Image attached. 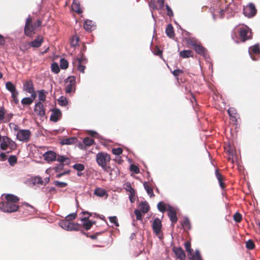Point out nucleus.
<instances>
[{
	"instance_id": "nucleus-33",
	"label": "nucleus",
	"mask_w": 260,
	"mask_h": 260,
	"mask_svg": "<svg viewBox=\"0 0 260 260\" xmlns=\"http://www.w3.org/2000/svg\"><path fill=\"white\" fill-rule=\"evenodd\" d=\"M186 42L188 45H191L192 48L199 43L196 38L190 37L186 39Z\"/></svg>"
},
{
	"instance_id": "nucleus-3",
	"label": "nucleus",
	"mask_w": 260,
	"mask_h": 260,
	"mask_svg": "<svg viewBox=\"0 0 260 260\" xmlns=\"http://www.w3.org/2000/svg\"><path fill=\"white\" fill-rule=\"evenodd\" d=\"M65 91L67 93H74L76 90V78L71 76L64 80Z\"/></svg>"
},
{
	"instance_id": "nucleus-30",
	"label": "nucleus",
	"mask_w": 260,
	"mask_h": 260,
	"mask_svg": "<svg viewBox=\"0 0 260 260\" xmlns=\"http://www.w3.org/2000/svg\"><path fill=\"white\" fill-rule=\"evenodd\" d=\"M139 207L140 211L144 213H146L149 211V206L146 202H141Z\"/></svg>"
},
{
	"instance_id": "nucleus-1",
	"label": "nucleus",
	"mask_w": 260,
	"mask_h": 260,
	"mask_svg": "<svg viewBox=\"0 0 260 260\" xmlns=\"http://www.w3.org/2000/svg\"><path fill=\"white\" fill-rule=\"evenodd\" d=\"M42 21L38 19L36 21L32 22V18L29 16L26 20L24 34L26 36L31 37L35 34V30L41 26Z\"/></svg>"
},
{
	"instance_id": "nucleus-21",
	"label": "nucleus",
	"mask_w": 260,
	"mask_h": 260,
	"mask_svg": "<svg viewBox=\"0 0 260 260\" xmlns=\"http://www.w3.org/2000/svg\"><path fill=\"white\" fill-rule=\"evenodd\" d=\"M72 10L76 12L78 14H81L82 13V10L80 8V4L78 1L74 0L72 5Z\"/></svg>"
},
{
	"instance_id": "nucleus-24",
	"label": "nucleus",
	"mask_w": 260,
	"mask_h": 260,
	"mask_svg": "<svg viewBox=\"0 0 260 260\" xmlns=\"http://www.w3.org/2000/svg\"><path fill=\"white\" fill-rule=\"evenodd\" d=\"M94 194L100 197H103L105 196L108 197V194L106 190L101 187L96 188L94 191Z\"/></svg>"
},
{
	"instance_id": "nucleus-54",
	"label": "nucleus",
	"mask_w": 260,
	"mask_h": 260,
	"mask_svg": "<svg viewBox=\"0 0 260 260\" xmlns=\"http://www.w3.org/2000/svg\"><path fill=\"white\" fill-rule=\"evenodd\" d=\"M34 183L35 184H41L43 185L44 184V181L42 180V178L40 177H36L34 179Z\"/></svg>"
},
{
	"instance_id": "nucleus-31",
	"label": "nucleus",
	"mask_w": 260,
	"mask_h": 260,
	"mask_svg": "<svg viewBox=\"0 0 260 260\" xmlns=\"http://www.w3.org/2000/svg\"><path fill=\"white\" fill-rule=\"evenodd\" d=\"M81 228L80 224L77 223L70 222L68 231H79Z\"/></svg>"
},
{
	"instance_id": "nucleus-11",
	"label": "nucleus",
	"mask_w": 260,
	"mask_h": 260,
	"mask_svg": "<svg viewBox=\"0 0 260 260\" xmlns=\"http://www.w3.org/2000/svg\"><path fill=\"white\" fill-rule=\"evenodd\" d=\"M34 112L37 116L40 117H43L45 115V108L42 102H38L36 104L35 106Z\"/></svg>"
},
{
	"instance_id": "nucleus-51",
	"label": "nucleus",
	"mask_w": 260,
	"mask_h": 260,
	"mask_svg": "<svg viewBox=\"0 0 260 260\" xmlns=\"http://www.w3.org/2000/svg\"><path fill=\"white\" fill-rule=\"evenodd\" d=\"M73 168L78 171H83L85 169L84 166L81 164H76L73 166Z\"/></svg>"
},
{
	"instance_id": "nucleus-64",
	"label": "nucleus",
	"mask_w": 260,
	"mask_h": 260,
	"mask_svg": "<svg viewBox=\"0 0 260 260\" xmlns=\"http://www.w3.org/2000/svg\"><path fill=\"white\" fill-rule=\"evenodd\" d=\"M183 71L180 69L175 70L172 72V74L175 77L178 76L180 74H183Z\"/></svg>"
},
{
	"instance_id": "nucleus-60",
	"label": "nucleus",
	"mask_w": 260,
	"mask_h": 260,
	"mask_svg": "<svg viewBox=\"0 0 260 260\" xmlns=\"http://www.w3.org/2000/svg\"><path fill=\"white\" fill-rule=\"evenodd\" d=\"M5 110L2 108L0 109V121H4L5 119Z\"/></svg>"
},
{
	"instance_id": "nucleus-58",
	"label": "nucleus",
	"mask_w": 260,
	"mask_h": 260,
	"mask_svg": "<svg viewBox=\"0 0 260 260\" xmlns=\"http://www.w3.org/2000/svg\"><path fill=\"white\" fill-rule=\"evenodd\" d=\"M110 221L111 223H113L114 224V225L116 226H119V223L118 222L117 218L116 216H111L109 217V218Z\"/></svg>"
},
{
	"instance_id": "nucleus-12",
	"label": "nucleus",
	"mask_w": 260,
	"mask_h": 260,
	"mask_svg": "<svg viewBox=\"0 0 260 260\" xmlns=\"http://www.w3.org/2000/svg\"><path fill=\"white\" fill-rule=\"evenodd\" d=\"M249 54L252 59L254 60H256L257 57L260 55V48L258 45H255L249 48Z\"/></svg>"
},
{
	"instance_id": "nucleus-25",
	"label": "nucleus",
	"mask_w": 260,
	"mask_h": 260,
	"mask_svg": "<svg viewBox=\"0 0 260 260\" xmlns=\"http://www.w3.org/2000/svg\"><path fill=\"white\" fill-rule=\"evenodd\" d=\"M77 139L75 137H71L62 140L60 142L61 145H71L76 142Z\"/></svg>"
},
{
	"instance_id": "nucleus-43",
	"label": "nucleus",
	"mask_w": 260,
	"mask_h": 260,
	"mask_svg": "<svg viewBox=\"0 0 260 260\" xmlns=\"http://www.w3.org/2000/svg\"><path fill=\"white\" fill-rule=\"evenodd\" d=\"M70 222L67 221L66 219L63 220L60 222L59 225L60 226L67 230H68Z\"/></svg>"
},
{
	"instance_id": "nucleus-63",
	"label": "nucleus",
	"mask_w": 260,
	"mask_h": 260,
	"mask_svg": "<svg viewBox=\"0 0 260 260\" xmlns=\"http://www.w3.org/2000/svg\"><path fill=\"white\" fill-rule=\"evenodd\" d=\"M141 211L140 210H139L138 209H136L134 211L135 214L136 216V218L137 220H141L142 219V214Z\"/></svg>"
},
{
	"instance_id": "nucleus-29",
	"label": "nucleus",
	"mask_w": 260,
	"mask_h": 260,
	"mask_svg": "<svg viewBox=\"0 0 260 260\" xmlns=\"http://www.w3.org/2000/svg\"><path fill=\"white\" fill-rule=\"evenodd\" d=\"M93 24V22L91 20H86L84 22V28L86 30L90 31L94 26Z\"/></svg>"
},
{
	"instance_id": "nucleus-48",
	"label": "nucleus",
	"mask_w": 260,
	"mask_h": 260,
	"mask_svg": "<svg viewBox=\"0 0 260 260\" xmlns=\"http://www.w3.org/2000/svg\"><path fill=\"white\" fill-rule=\"evenodd\" d=\"M153 53L155 55L159 56L161 58H162V51L159 48L158 46H156L154 48Z\"/></svg>"
},
{
	"instance_id": "nucleus-52",
	"label": "nucleus",
	"mask_w": 260,
	"mask_h": 260,
	"mask_svg": "<svg viewBox=\"0 0 260 260\" xmlns=\"http://www.w3.org/2000/svg\"><path fill=\"white\" fill-rule=\"evenodd\" d=\"M229 7L227 6H225L224 8L223 7H222L221 8L218 9V10H219V11H218L219 16L221 18H222L224 15L225 10H229Z\"/></svg>"
},
{
	"instance_id": "nucleus-28",
	"label": "nucleus",
	"mask_w": 260,
	"mask_h": 260,
	"mask_svg": "<svg viewBox=\"0 0 260 260\" xmlns=\"http://www.w3.org/2000/svg\"><path fill=\"white\" fill-rule=\"evenodd\" d=\"M144 187L146 190L148 194L150 196V198H152L154 197V194L153 193V191L152 188L149 185V183L147 182H145L143 183Z\"/></svg>"
},
{
	"instance_id": "nucleus-47",
	"label": "nucleus",
	"mask_w": 260,
	"mask_h": 260,
	"mask_svg": "<svg viewBox=\"0 0 260 260\" xmlns=\"http://www.w3.org/2000/svg\"><path fill=\"white\" fill-rule=\"evenodd\" d=\"M234 220L238 223L241 222L242 219L241 214L239 212H236L233 216Z\"/></svg>"
},
{
	"instance_id": "nucleus-34",
	"label": "nucleus",
	"mask_w": 260,
	"mask_h": 260,
	"mask_svg": "<svg viewBox=\"0 0 260 260\" xmlns=\"http://www.w3.org/2000/svg\"><path fill=\"white\" fill-rule=\"evenodd\" d=\"M6 87L11 93L16 91L15 86L11 82L9 81L7 82Z\"/></svg>"
},
{
	"instance_id": "nucleus-16",
	"label": "nucleus",
	"mask_w": 260,
	"mask_h": 260,
	"mask_svg": "<svg viewBox=\"0 0 260 260\" xmlns=\"http://www.w3.org/2000/svg\"><path fill=\"white\" fill-rule=\"evenodd\" d=\"M193 49L197 53L203 56H206L207 54V49L204 47L201 44L199 43Z\"/></svg>"
},
{
	"instance_id": "nucleus-2",
	"label": "nucleus",
	"mask_w": 260,
	"mask_h": 260,
	"mask_svg": "<svg viewBox=\"0 0 260 260\" xmlns=\"http://www.w3.org/2000/svg\"><path fill=\"white\" fill-rule=\"evenodd\" d=\"M111 160V157L109 154L105 152H100L96 154V161L97 164L102 167L104 171L109 172L112 169L111 167L108 166V164Z\"/></svg>"
},
{
	"instance_id": "nucleus-27",
	"label": "nucleus",
	"mask_w": 260,
	"mask_h": 260,
	"mask_svg": "<svg viewBox=\"0 0 260 260\" xmlns=\"http://www.w3.org/2000/svg\"><path fill=\"white\" fill-rule=\"evenodd\" d=\"M166 33L168 37L170 38H173L175 36V33L174 28L171 24H169L167 25L166 29Z\"/></svg>"
},
{
	"instance_id": "nucleus-61",
	"label": "nucleus",
	"mask_w": 260,
	"mask_h": 260,
	"mask_svg": "<svg viewBox=\"0 0 260 260\" xmlns=\"http://www.w3.org/2000/svg\"><path fill=\"white\" fill-rule=\"evenodd\" d=\"M131 171L134 172L136 174H138L140 172L139 167L135 165H132L130 167Z\"/></svg>"
},
{
	"instance_id": "nucleus-36",
	"label": "nucleus",
	"mask_w": 260,
	"mask_h": 260,
	"mask_svg": "<svg viewBox=\"0 0 260 260\" xmlns=\"http://www.w3.org/2000/svg\"><path fill=\"white\" fill-rule=\"evenodd\" d=\"M8 162L11 166H14L17 162V158L15 155H11L8 158Z\"/></svg>"
},
{
	"instance_id": "nucleus-59",
	"label": "nucleus",
	"mask_w": 260,
	"mask_h": 260,
	"mask_svg": "<svg viewBox=\"0 0 260 260\" xmlns=\"http://www.w3.org/2000/svg\"><path fill=\"white\" fill-rule=\"evenodd\" d=\"M124 188L126 190V191L130 192L132 191L134 188L132 187L131 184L127 182L124 183Z\"/></svg>"
},
{
	"instance_id": "nucleus-56",
	"label": "nucleus",
	"mask_w": 260,
	"mask_h": 260,
	"mask_svg": "<svg viewBox=\"0 0 260 260\" xmlns=\"http://www.w3.org/2000/svg\"><path fill=\"white\" fill-rule=\"evenodd\" d=\"M129 200H130V201L132 202V203H134L135 201V191L134 189H133L132 191H131L130 192H129Z\"/></svg>"
},
{
	"instance_id": "nucleus-46",
	"label": "nucleus",
	"mask_w": 260,
	"mask_h": 260,
	"mask_svg": "<svg viewBox=\"0 0 260 260\" xmlns=\"http://www.w3.org/2000/svg\"><path fill=\"white\" fill-rule=\"evenodd\" d=\"M51 71L55 74H57L59 72L60 69L57 63L54 62L51 64Z\"/></svg>"
},
{
	"instance_id": "nucleus-18",
	"label": "nucleus",
	"mask_w": 260,
	"mask_h": 260,
	"mask_svg": "<svg viewBox=\"0 0 260 260\" xmlns=\"http://www.w3.org/2000/svg\"><path fill=\"white\" fill-rule=\"evenodd\" d=\"M52 115L50 116V120L57 122L61 116V112L58 109H53L52 110Z\"/></svg>"
},
{
	"instance_id": "nucleus-45",
	"label": "nucleus",
	"mask_w": 260,
	"mask_h": 260,
	"mask_svg": "<svg viewBox=\"0 0 260 260\" xmlns=\"http://www.w3.org/2000/svg\"><path fill=\"white\" fill-rule=\"evenodd\" d=\"M157 208L160 211L162 212H164L167 210H168V209L166 208L165 203L162 202H160L158 203Z\"/></svg>"
},
{
	"instance_id": "nucleus-49",
	"label": "nucleus",
	"mask_w": 260,
	"mask_h": 260,
	"mask_svg": "<svg viewBox=\"0 0 260 260\" xmlns=\"http://www.w3.org/2000/svg\"><path fill=\"white\" fill-rule=\"evenodd\" d=\"M164 1L165 0H157V5L155 7V9L157 10L162 9L164 6Z\"/></svg>"
},
{
	"instance_id": "nucleus-57",
	"label": "nucleus",
	"mask_w": 260,
	"mask_h": 260,
	"mask_svg": "<svg viewBox=\"0 0 260 260\" xmlns=\"http://www.w3.org/2000/svg\"><path fill=\"white\" fill-rule=\"evenodd\" d=\"M129 200H130V201L132 202V203H134L135 201V191L134 189H133L132 191H131L130 192H129Z\"/></svg>"
},
{
	"instance_id": "nucleus-42",
	"label": "nucleus",
	"mask_w": 260,
	"mask_h": 260,
	"mask_svg": "<svg viewBox=\"0 0 260 260\" xmlns=\"http://www.w3.org/2000/svg\"><path fill=\"white\" fill-rule=\"evenodd\" d=\"M79 40V37L77 36H73L72 40H71V45L72 46L75 47L78 44Z\"/></svg>"
},
{
	"instance_id": "nucleus-4",
	"label": "nucleus",
	"mask_w": 260,
	"mask_h": 260,
	"mask_svg": "<svg viewBox=\"0 0 260 260\" xmlns=\"http://www.w3.org/2000/svg\"><path fill=\"white\" fill-rule=\"evenodd\" d=\"M19 208V206L8 201L0 203V209L4 212H14L18 211Z\"/></svg>"
},
{
	"instance_id": "nucleus-26",
	"label": "nucleus",
	"mask_w": 260,
	"mask_h": 260,
	"mask_svg": "<svg viewBox=\"0 0 260 260\" xmlns=\"http://www.w3.org/2000/svg\"><path fill=\"white\" fill-rule=\"evenodd\" d=\"M179 55L182 58L193 57V52L190 50H184L179 52Z\"/></svg>"
},
{
	"instance_id": "nucleus-55",
	"label": "nucleus",
	"mask_w": 260,
	"mask_h": 260,
	"mask_svg": "<svg viewBox=\"0 0 260 260\" xmlns=\"http://www.w3.org/2000/svg\"><path fill=\"white\" fill-rule=\"evenodd\" d=\"M112 152L115 155H119L122 153L123 150L121 148H113Z\"/></svg>"
},
{
	"instance_id": "nucleus-23",
	"label": "nucleus",
	"mask_w": 260,
	"mask_h": 260,
	"mask_svg": "<svg viewBox=\"0 0 260 260\" xmlns=\"http://www.w3.org/2000/svg\"><path fill=\"white\" fill-rule=\"evenodd\" d=\"M5 199H6L7 201L14 203L15 204V203H18L19 201V198L18 197L12 194H7L5 196Z\"/></svg>"
},
{
	"instance_id": "nucleus-9",
	"label": "nucleus",
	"mask_w": 260,
	"mask_h": 260,
	"mask_svg": "<svg viewBox=\"0 0 260 260\" xmlns=\"http://www.w3.org/2000/svg\"><path fill=\"white\" fill-rule=\"evenodd\" d=\"M57 161L60 162V164L58 166L55 167L54 170L56 172H59L63 169L64 165H69L71 162V160L68 157L62 155H58L56 158Z\"/></svg>"
},
{
	"instance_id": "nucleus-17",
	"label": "nucleus",
	"mask_w": 260,
	"mask_h": 260,
	"mask_svg": "<svg viewBox=\"0 0 260 260\" xmlns=\"http://www.w3.org/2000/svg\"><path fill=\"white\" fill-rule=\"evenodd\" d=\"M173 251L178 258L182 260L185 258V253L181 247H174L173 248Z\"/></svg>"
},
{
	"instance_id": "nucleus-37",
	"label": "nucleus",
	"mask_w": 260,
	"mask_h": 260,
	"mask_svg": "<svg viewBox=\"0 0 260 260\" xmlns=\"http://www.w3.org/2000/svg\"><path fill=\"white\" fill-rule=\"evenodd\" d=\"M183 228L185 230H189L191 228L190 223L188 218H185L182 223Z\"/></svg>"
},
{
	"instance_id": "nucleus-40",
	"label": "nucleus",
	"mask_w": 260,
	"mask_h": 260,
	"mask_svg": "<svg viewBox=\"0 0 260 260\" xmlns=\"http://www.w3.org/2000/svg\"><path fill=\"white\" fill-rule=\"evenodd\" d=\"M58 104L62 106H65L67 105L68 103L67 99L62 96L59 98V99L58 100Z\"/></svg>"
},
{
	"instance_id": "nucleus-8",
	"label": "nucleus",
	"mask_w": 260,
	"mask_h": 260,
	"mask_svg": "<svg viewBox=\"0 0 260 260\" xmlns=\"http://www.w3.org/2000/svg\"><path fill=\"white\" fill-rule=\"evenodd\" d=\"M256 13L257 10L253 3H249L243 8V13L247 17H252L256 15Z\"/></svg>"
},
{
	"instance_id": "nucleus-10",
	"label": "nucleus",
	"mask_w": 260,
	"mask_h": 260,
	"mask_svg": "<svg viewBox=\"0 0 260 260\" xmlns=\"http://www.w3.org/2000/svg\"><path fill=\"white\" fill-rule=\"evenodd\" d=\"M83 215H87V216L82 217L81 220L83 222V227L86 230H89L92 225L95 223V222H92L88 220L89 217L91 215V214L87 211H84L81 213Z\"/></svg>"
},
{
	"instance_id": "nucleus-20",
	"label": "nucleus",
	"mask_w": 260,
	"mask_h": 260,
	"mask_svg": "<svg viewBox=\"0 0 260 260\" xmlns=\"http://www.w3.org/2000/svg\"><path fill=\"white\" fill-rule=\"evenodd\" d=\"M34 89V83L31 80H26L23 83V90L27 92H32Z\"/></svg>"
},
{
	"instance_id": "nucleus-5",
	"label": "nucleus",
	"mask_w": 260,
	"mask_h": 260,
	"mask_svg": "<svg viewBox=\"0 0 260 260\" xmlns=\"http://www.w3.org/2000/svg\"><path fill=\"white\" fill-rule=\"evenodd\" d=\"M17 147V144L7 136L2 138V142L1 144V148L5 150L7 148H9L11 151L15 150Z\"/></svg>"
},
{
	"instance_id": "nucleus-13",
	"label": "nucleus",
	"mask_w": 260,
	"mask_h": 260,
	"mask_svg": "<svg viewBox=\"0 0 260 260\" xmlns=\"http://www.w3.org/2000/svg\"><path fill=\"white\" fill-rule=\"evenodd\" d=\"M161 220L158 218H155L152 224V228L154 233L156 235H158L161 231Z\"/></svg>"
},
{
	"instance_id": "nucleus-50",
	"label": "nucleus",
	"mask_w": 260,
	"mask_h": 260,
	"mask_svg": "<svg viewBox=\"0 0 260 260\" xmlns=\"http://www.w3.org/2000/svg\"><path fill=\"white\" fill-rule=\"evenodd\" d=\"M53 184L55 186L60 188L66 187L68 185V184L67 183L64 182H60L59 181H54Z\"/></svg>"
},
{
	"instance_id": "nucleus-32",
	"label": "nucleus",
	"mask_w": 260,
	"mask_h": 260,
	"mask_svg": "<svg viewBox=\"0 0 260 260\" xmlns=\"http://www.w3.org/2000/svg\"><path fill=\"white\" fill-rule=\"evenodd\" d=\"M47 93V92L44 89L38 91V98L39 102L42 103L46 101Z\"/></svg>"
},
{
	"instance_id": "nucleus-38",
	"label": "nucleus",
	"mask_w": 260,
	"mask_h": 260,
	"mask_svg": "<svg viewBox=\"0 0 260 260\" xmlns=\"http://www.w3.org/2000/svg\"><path fill=\"white\" fill-rule=\"evenodd\" d=\"M83 142L85 146H90L94 143V140L89 137H86L84 139Z\"/></svg>"
},
{
	"instance_id": "nucleus-35",
	"label": "nucleus",
	"mask_w": 260,
	"mask_h": 260,
	"mask_svg": "<svg viewBox=\"0 0 260 260\" xmlns=\"http://www.w3.org/2000/svg\"><path fill=\"white\" fill-rule=\"evenodd\" d=\"M69 62L64 58H61L60 59V67L63 70H66L68 68Z\"/></svg>"
},
{
	"instance_id": "nucleus-6",
	"label": "nucleus",
	"mask_w": 260,
	"mask_h": 260,
	"mask_svg": "<svg viewBox=\"0 0 260 260\" xmlns=\"http://www.w3.org/2000/svg\"><path fill=\"white\" fill-rule=\"evenodd\" d=\"M239 34L241 40L242 42H245L246 40H250L252 38L251 30L247 26L240 27L239 28Z\"/></svg>"
},
{
	"instance_id": "nucleus-44",
	"label": "nucleus",
	"mask_w": 260,
	"mask_h": 260,
	"mask_svg": "<svg viewBox=\"0 0 260 260\" xmlns=\"http://www.w3.org/2000/svg\"><path fill=\"white\" fill-rule=\"evenodd\" d=\"M32 102V99L30 98H24L21 100V103L24 105H30Z\"/></svg>"
},
{
	"instance_id": "nucleus-41",
	"label": "nucleus",
	"mask_w": 260,
	"mask_h": 260,
	"mask_svg": "<svg viewBox=\"0 0 260 260\" xmlns=\"http://www.w3.org/2000/svg\"><path fill=\"white\" fill-rule=\"evenodd\" d=\"M246 247L249 250H252L255 247V244L253 241L251 240H248L246 242Z\"/></svg>"
},
{
	"instance_id": "nucleus-39",
	"label": "nucleus",
	"mask_w": 260,
	"mask_h": 260,
	"mask_svg": "<svg viewBox=\"0 0 260 260\" xmlns=\"http://www.w3.org/2000/svg\"><path fill=\"white\" fill-rule=\"evenodd\" d=\"M184 246L186 251L189 254L192 255L193 250L191 248V243L189 241H187L184 243Z\"/></svg>"
},
{
	"instance_id": "nucleus-53",
	"label": "nucleus",
	"mask_w": 260,
	"mask_h": 260,
	"mask_svg": "<svg viewBox=\"0 0 260 260\" xmlns=\"http://www.w3.org/2000/svg\"><path fill=\"white\" fill-rule=\"evenodd\" d=\"M77 217V214L76 213H72L66 216L65 219L67 221L71 222V221L75 219Z\"/></svg>"
},
{
	"instance_id": "nucleus-19",
	"label": "nucleus",
	"mask_w": 260,
	"mask_h": 260,
	"mask_svg": "<svg viewBox=\"0 0 260 260\" xmlns=\"http://www.w3.org/2000/svg\"><path fill=\"white\" fill-rule=\"evenodd\" d=\"M43 42V37L38 36L34 41L28 42V45L32 47L38 48L41 46Z\"/></svg>"
},
{
	"instance_id": "nucleus-22",
	"label": "nucleus",
	"mask_w": 260,
	"mask_h": 260,
	"mask_svg": "<svg viewBox=\"0 0 260 260\" xmlns=\"http://www.w3.org/2000/svg\"><path fill=\"white\" fill-rule=\"evenodd\" d=\"M228 114L230 116V119L233 121H237V110L235 108L231 107L228 110Z\"/></svg>"
},
{
	"instance_id": "nucleus-15",
	"label": "nucleus",
	"mask_w": 260,
	"mask_h": 260,
	"mask_svg": "<svg viewBox=\"0 0 260 260\" xmlns=\"http://www.w3.org/2000/svg\"><path fill=\"white\" fill-rule=\"evenodd\" d=\"M43 157L48 162L53 161L56 159V154L53 151H48L43 154Z\"/></svg>"
},
{
	"instance_id": "nucleus-7",
	"label": "nucleus",
	"mask_w": 260,
	"mask_h": 260,
	"mask_svg": "<svg viewBox=\"0 0 260 260\" xmlns=\"http://www.w3.org/2000/svg\"><path fill=\"white\" fill-rule=\"evenodd\" d=\"M31 132L28 129H19L17 134V139L20 141L27 142L29 140Z\"/></svg>"
},
{
	"instance_id": "nucleus-62",
	"label": "nucleus",
	"mask_w": 260,
	"mask_h": 260,
	"mask_svg": "<svg viewBox=\"0 0 260 260\" xmlns=\"http://www.w3.org/2000/svg\"><path fill=\"white\" fill-rule=\"evenodd\" d=\"M18 95V92L17 91L14 92L12 93V98L16 104H17L19 102V100L17 98Z\"/></svg>"
},
{
	"instance_id": "nucleus-14",
	"label": "nucleus",
	"mask_w": 260,
	"mask_h": 260,
	"mask_svg": "<svg viewBox=\"0 0 260 260\" xmlns=\"http://www.w3.org/2000/svg\"><path fill=\"white\" fill-rule=\"evenodd\" d=\"M168 216L169 217L172 224L176 223L178 220V218L177 217L176 212L174 209L169 206L168 209Z\"/></svg>"
}]
</instances>
